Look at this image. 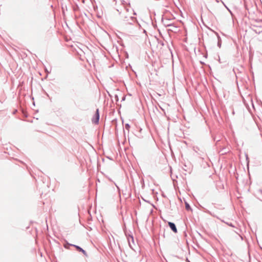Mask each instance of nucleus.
<instances>
[{
    "label": "nucleus",
    "mask_w": 262,
    "mask_h": 262,
    "mask_svg": "<svg viewBox=\"0 0 262 262\" xmlns=\"http://www.w3.org/2000/svg\"><path fill=\"white\" fill-rule=\"evenodd\" d=\"M99 120V110H98V109H97V111L95 114V118L93 119L92 121L94 123L97 124L98 123Z\"/></svg>",
    "instance_id": "f257e3e1"
},
{
    "label": "nucleus",
    "mask_w": 262,
    "mask_h": 262,
    "mask_svg": "<svg viewBox=\"0 0 262 262\" xmlns=\"http://www.w3.org/2000/svg\"><path fill=\"white\" fill-rule=\"evenodd\" d=\"M168 225H169L170 228H171V229L174 233H177V229L174 224H173V223H171V222H168Z\"/></svg>",
    "instance_id": "f03ea898"
},
{
    "label": "nucleus",
    "mask_w": 262,
    "mask_h": 262,
    "mask_svg": "<svg viewBox=\"0 0 262 262\" xmlns=\"http://www.w3.org/2000/svg\"><path fill=\"white\" fill-rule=\"evenodd\" d=\"M72 246H74L76 249L79 251H80L81 252H82V253L84 255H86V253L85 252V251H84V250H83L81 248H80V247L78 246H76V245H72Z\"/></svg>",
    "instance_id": "7ed1b4c3"
},
{
    "label": "nucleus",
    "mask_w": 262,
    "mask_h": 262,
    "mask_svg": "<svg viewBox=\"0 0 262 262\" xmlns=\"http://www.w3.org/2000/svg\"><path fill=\"white\" fill-rule=\"evenodd\" d=\"M185 207H186V209L187 210H189V209H190V206H189V205H188V204H187V203H186V204H185Z\"/></svg>",
    "instance_id": "20e7f679"
},
{
    "label": "nucleus",
    "mask_w": 262,
    "mask_h": 262,
    "mask_svg": "<svg viewBox=\"0 0 262 262\" xmlns=\"http://www.w3.org/2000/svg\"><path fill=\"white\" fill-rule=\"evenodd\" d=\"M125 128H126V129L128 130L129 128V125L128 124H125Z\"/></svg>",
    "instance_id": "39448f33"
}]
</instances>
